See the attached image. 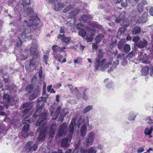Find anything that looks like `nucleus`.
Listing matches in <instances>:
<instances>
[{"label": "nucleus", "instance_id": "obj_5", "mask_svg": "<svg viewBox=\"0 0 153 153\" xmlns=\"http://www.w3.org/2000/svg\"><path fill=\"white\" fill-rule=\"evenodd\" d=\"M68 126L66 122H64L60 125L57 133L59 137H61L63 134H65L66 132Z\"/></svg>", "mask_w": 153, "mask_h": 153}, {"label": "nucleus", "instance_id": "obj_17", "mask_svg": "<svg viewBox=\"0 0 153 153\" xmlns=\"http://www.w3.org/2000/svg\"><path fill=\"white\" fill-rule=\"evenodd\" d=\"M149 68V66L144 67L142 69V75L143 76H146L148 74Z\"/></svg>", "mask_w": 153, "mask_h": 153}, {"label": "nucleus", "instance_id": "obj_29", "mask_svg": "<svg viewBox=\"0 0 153 153\" xmlns=\"http://www.w3.org/2000/svg\"><path fill=\"white\" fill-rule=\"evenodd\" d=\"M153 123V122L152 123ZM153 130V126H152L150 128V129H149L148 128H146L145 130V133L146 135H150L152 133V130Z\"/></svg>", "mask_w": 153, "mask_h": 153}, {"label": "nucleus", "instance_id": "obj_6", "mask_svg": "<svg viewBox=\"0 0 153 153\" xmlns=\"http://www.w3.org/2000/svg\"><path fill=\"white\" fill-rule=\"evenodd\" d=\"M32 142L29 141L25 145V148L27 152H30L31 151H35L38 148L37 144H34L31 146Z\"/></svg>", "mask_w": 153, "mask_h": 153}, {"label": "nucleus", "instance_id": "obj_33", "mask_svg": "<svg viewBox=\"0 0 153 153\" xmlns=\"http://www.w3.org/2000/svg\"><path fill=\"white\" fill-rule=\"evenodd\" d=\"M94 34H90L89 35L88 34L86 36V39L87 42H91L93 41V36Z\"/></svg>", "mask_w": 153, "mask_h": 153}, {"label": "nucleus", "instance_id": "obj_62", "mask_svg": "<svg viewBox=\"0 0 153 153\" xmlns=\"http://www.w3.org/2000/svg\"><path fill=\"white\" fill-rule=\"evenodd\" d=\"M100 53L98 54V58L101 59L103 56V54L101 53V52L102 51L101 50H100Z\"/></svg>", "mask_w": 153, "mask_h": 153}, {"label": "nucleus", "instance_id": "obj_8", "mask_svg": "<svg viewBox=\"0 0 153 153\" xmlns=\"http://www.w3.org/2000/svg\"><path fill=\"white\" fill-rule=\"evenodd\" d=\"M75 120L73 119L69 126L70 133L69 135L71 138L72 137L74 131V126L75 124Z\"/></svg>", "mask_w": 153, "mask_h": 153}, {"label": "nucleus", "instance_id": "obj_38", "mask_svg": "<svg viewBox=\"0 0 153 153\" xmlns=\"http://www.w3.org/2000/svg\"><path fill=\"white\" fill-rule=\"evenodd\" d=\"M90 25L93 28L97 27L99 28H102V26L99 24H97L95 23H90Z\"/></svg>", "mask_w": 153, "mask_h": 153}, {"label": "nucleus", "instance_id": "obj_41", "mask_svg": "<svg viewBox=\"0 0 153 153\" xmlns=\"http://www.w3.org/2000/svg\"><path fill=\"white\" fill-rule=\"evenodd\" d=\"M28 56V54L26 52H25L24 54H21V58L23 60H25L27 59Z\"/></svg>", "mask_w": 153, "mask_h": 153}, {"label": "nucleus", "instance_id": "obj_13", "mask_svg": "<svg viewBox=\"0 0 153 153\" xmlns=\"http://www.w3.org/2000/svg\"><path fill=\"white\" fill-rule=\"evenodd\" d=\"M79 25H80L81 26V24H77L76 26V28L77 29H79L78 32V34L83 38H84L86 36V32L84 29L82 28H80L79 26Z\"/></svg>", "mask_w": 153, "mask_h": 153}, {"label": "nucleus", "instance_id": "obj_7", "mask_svg": "<svg viewBox=\"0 0 153 153\" xmlns=\"http://www.w3.org/2000/svg\"><path fill=\"white\" fill-rule=\"evenodd\" d=\"M94 133L91 132H90L86 140V145L88 146L92 145L94 141Z\"/></svg>", "mask_w": 153, "mask_h": 153}, {"label": "nucleus", "instance_id": "obj_37", "mask_svg": "<svg viewBox=\"0 0 153 153\" xmlns=\"http://www.w3.org/2000/svg\"><path fill=\"white\" fill-rule=\"evenodd\" d=\"M37 93H36L34 91L33 93L29 96V100H34L37 97Z\"/></svg>", "mask_w": 153, "mask_h": 153}, {"label": "nucleus", "instance_id": "obj_18", "mask_svg": "<svg viewBox=\"0 0 153 153\" xmlns=\"http://www.w3.org/2000/svg\"><path fill=\"white\" fill-rule=\"evenodd\" d=\"M126 13L124 11L119 16V17H117L116 19L115 22L117 23L120 22L123 20L124 19L125 17Z\"/></svg>", "mask_w": 153, "mask_h": 153}, {"label": "nucleus", "instance_id": "obj_45", "mask_svg": "<svg viewBox=\"0 0 153 153\" xmlns=\"http://www.w3.org/2000/svg\"><path fill=\"white\" fill-rule=\"evenodd\" d=\"M140 37L139 36L134 37L133 39V41L134 42L136 45V43L140 40Z\"/></svg>", "mask_w": 153, "mask_h": 153}, {"label": "nucleus", "instance_id": "obj_46", "mask_svg": "<svg viewBox=\"0 0 153 153\" xmlns=\"http://www.w3.org/2000/svg\"><path fill=\"white\" fill-rule=\"evenodd\" d=\"M139 0H128V1L131 4V5H133V4H136Z\"/></svg>", "mask_w": 153, "mask_h": 153}, {"label": "nucleus", "instance_id": "obj_11", "mask_svg": "<svg viewBox=\"0 0 153 153\" xmlns=\"http://www.w3.org/2000/svg\"><path fill=\"white\" fill-rule=\"evenodd\" d=\"M100 59H101L99 58H96V62L97 64L95 66V68L96 70H98L99 67H102L104 64V62H105V61L107 60V59H103L102 60L101 62Z\"/></svg>", "mask_w": 153, "mask_h": 153}, {"label": "nucleus", "instance_id": "obj_49", "mask_svg": "<svg viewBox=\"0 0 153 153\" xmlns=\"http://www.w3.org/2000/svg\"><path fill=\"white\" fill-rule=\"evenodd\" d=\"M49 58V56L48 55H45L43 57V60L47 64V62L48 61V59Z\"/></svg>", "mask_w": 153, "mask_h": 153}, {"label": "nucleus", "instance_id": "obj_27", "mask_svg": "<svg viewBox=\"0 0 153 153\" xmlns=\"http://www.w3.org/2000/svg\"><path fill=\"white\" fill-rule=\"evenodd\" d=\"M54 57L55 59H57V61L59 62H60L62 58V56L60 54H56V53H53Z\"/></svg>", "mask_w": 153, "mask_h": 153}, {"label": "nucleus", "instance_id": "obj_63", "mask_svg": "<svg viewBox=\"0 0 153 153\" xmlns=\"http://www.w3.org/2000/svg\"><path fill=\"white\" fill-rule=\"evenodd\" d=\"M66 48L65 46H63V47H62L60 48L59 51L61 52H64L65 51H64V50Z\"/></svg>", "mask_w": 153, "mask_h": 153}, {"label": "nucleus", "instance_id": "obj_57", "mask_svg": "<svg viewBox=\"0 0 153 153\" xmlns=\"http://www.w3.org/2000/svg\"><path fill=\"white\" fill-rule=\"evenodd\" d=\"M80 151L81 153H87L88 152V150L82 148H81Z\"/></svg>", "mask_w": 153, "mask_h": 153}, {"label": "nucleus", "instance_id": "obj_59", "mask_svg": "<svg viewBox=\"0 0 153 153\" xmlns=\"http://www.w3.org/2000/svg\"><path fill=\"white\" fill-rule=\"evenodd\" d=\"M144 151L143 148L142 147L138 149L137 150V152L138 153H140L143 152Z\"/></svg>", "mask_w": 153, "mask_h": 153}, {"label": "nucleus", "instance_id": "obj_26", "mask_svg": "<svg viewBox=\"0 0 153 153\" xmlns=\"http://www.w3.org/2000/svg\"><path fill=\"white\" fill-rule=\"evenodd\" d=\"M141 28L139 27H136L134 28L132 33L134 34H136L140 32Z\"/></svg>", "mask_w": 153, "mask_h": 153}, {"label": "nucleus", "instance_id": "obj_3", "mask_svg": "<svg viewBox=\"0 0 153 153\" xmlns=\"http://www.w3.org/2000/svg\"><path fill=\"white\" fill-rule=\"evenodd\" d=\"M48 2L54 5V10L62 9L65 6V5L63 3H59L61 0H48Z\"/></svg>", "mask_w": 153, "mask_h": 153}, {"label": "nucleus", "instance_id": "obj_56", "mask_svg": "<svg viewBox=\"0 0 153 153\" xmlns=\"http://www.w3.org/2000/svg\"><path fill=\"white\" fill-rule=\"evenodd\" d=\"M74 6L73 5H70L67 7L64 10H71L74 7Z\"/></svg>", "mask_w": 153, "mask_h": 153}, {"label": "nucleus", "instance_id": "obj_25", "mask_svg": "<svg viewBox=\"0 0 153 153\" xmlns=\"http://www.w3.org/2000/svg\"><path fill=\"white\" fill-rule=\"evenodd\" d=\"M65 111L64 109H63L61 111V113L60 114V115L59 117L58 120L60 121L61 122H62L64 120V118L66 114V113H64V112Z\"/></svg>", "mask_w": 153, "mask_h": 153}, {"label": "nucleus", "instance_id": "obj_24", "mask_svg": "<svg viewBox=\"0 0 153 153\" xmlns=\"http://www.w3.org/2000/svg\"><path fill=\"white\" fill-rule=\"evenodd\" d=\"M31 108V107H30L29 108H26L24 110L22 111V113L23 114V117L26 118L28 116H27V115Z\"/></svg>", "mask_w": 153, "mask_h": 153}, {"label": "nucleus", "instance_id": "obj_31", "mask_svg": "<svg viewBox=\"0 0 153 153\" xmlns=\"http://www.w3.org/2000/svg\"><path fill=\"white\" fill-rule=\"evenodd\" d=\"M32 103L30 102L24 103L22 107L23 108H29L31 107L32 108L33 106Z\"/></svg>", "mask_w": 153, "mask_h": 153}, {"label": "nucleus", "instance_id": "obj_32", "mask_svg": "<svg viewBox=\"0 0 153 153\" xmlns=\"http://www.w3.org/2000/svg\"><path fill=\"white\" fill-rule=\"evenodd\" d=\"M30 128V125L28 124H26L24 125L22 128V131L25 133H27Z\"/></svg>", "mask_w": 153, "mask_h": 153}, {"label": "nucleus", "instance_id": "obj_36", "mask_svg": "<svg viewBox=\"0 0 153 153\" xmlns=\"http://www.w3.org/2000/svg\"><path fill=\"white\" fill-rule=\"evenodd\" d=\"M71 40V38L70 37H64V38H62L61 39L62 41L65 43H69Z\"/></svg>", "mask_w": 153, "mask_h": 153}, {"label": "nucleus", "instance_id": "obj_34", "mask_svg": "<svg viewBox=\"0 0 153 153\" xmlns=\"http://www.w3.org/2000/svg\"><path fill=\"white\" fill-rule=\"evenodd\" d=\"M38 58H34L33 59V57H32V59H30L29 62V66L30 67L34 66L36 63V60Z\"/></svg>", "mask_w": 153, "mask_h": 153}, {"label": "nucleus", "instance_id": "obj_52", "mask_svg": "<svg viewBox=\"0 0 153 153\" xmlns=\"http://www.w3.org/2000/svg\"><path fill=\"white\" fill-rule=\"evenodd\" d=\"M143 6L142 3H139L137 5V10H143Z\"/></svg>", "mask_w": 153, "mask_h": 153}, {"label": "nucleus", "instance_id": "obj_48", "mask_svg": "<svg viewBox=\"0 0 153 153\" xmlns=\"http://www.w3.org/2000/svg\"><path fill=\"white\" fill-rule=\"evenodd\" d=\"M135 56V53L133 51L130 52L128 54V56L131 58Z\"/></svg>", "mask_w": 153, "mask_h": 153}, {"label": "nucleus", "instance_id": "obj_16", "mask_svg": "<svg viewBox=\"0 0 153 153\" xmlns=\"http://www.w3.org/2000/svg\"><path fill=\"white\" fill-rule=\"evenodd\" d=\"M126 42L125 39H122L118 42L117 44V48L119 50L123 49L125 45Z\"/></svg>", "mask_w": 153, "mask_h": 153}, {"label": "nucleus", "instance_id": "obj_64", "mask_svg": "<svg viewBox=\"0 0 153 153\" xmlns=\"http://www.w3.org/2000/svg\"><path fill=\"white\" fill-rule=\"evenodd\" d=\"M112 64V63L111 62H109L107 63L104 66L106 68H108L109 66L110 65H111Z\"/></svg>", "mask_w": 153, "mask_h": 153}, {"label": "nucleus", "instance_id": "obj_43", "mask_svg": "<svg viewBox=\"0 0 153 153\" xmlns=\"http://www.w3.org/2000/svg\"><path fill=\"white\" fill-rule=\"evenodd\" d=\"M3 97L4 100H7V101L8 102H9L10 101V96L7 94H4Z\"/></svg>", "mask_w": 153, "mask_h": 153}, {"label": "nucleus", "instance_id": "obj_22", "mask_svg": "<svg viewBox=\"0 0 153 153\" xmlns=\"http://www.w3.org/2000/svg\"><path fill=\"white\" fill-rule=\"evenodd\" d=\"M33 90V87L31 84H29L27 85L25 89V91L27 93V94H30Z\"/></svg>", "mask_w": 153, "mask_h": 153}, {"label": "nucleus", "instance_id": "obj_28", "mask_svg": "<svg viewBox=\"0 0 153 153\" xmlns=\"http://www.w3.org/2000/svg\"><path fill=\"white\" fill-rule=\"evenodd\" d=\"M123 48L126 53H128L131 50L130 45L127 44H125Z\"/></svg>", "mask_w": 153, "mask_h": 153}, {"label": "nucleus", "instance_id": "obj_50", "mask_svg": "<svg viewBox=\"0 0 153 153\" xmlns=\"http://www.w3.org/2000/svg\"><path fill=\"white\" fill-rule=\"evenodd\" d=\"M119 64V61L117 60V61H114L113 62L112 65L113 67L115 68L117 66V65Z\"/></svg>", "mask_w": 153, "mask_h": 153}, {"label": "nucleus", "instance_id": "obj_47", "mask_svg": "<svg viewBox=\"0 0 153 153\" xmlns=\"http://www.w3.org/2000/svg\"><path fill=\"white\" fill-rule=\"evenodd\" d=\"M69 86H71L72 87V88H73V87H72V85H70ZM70 88L71 89V92L72 93H73L74 92H77L78 91V90L77 89V88L76 87L73 90L72 88H71V87H70Z\"/></svg>", "mask_w": 153, "mask_h": 153}, {"label": "nucleus", "instance_id": "obj_61", "mask_svg": "<svg viewBox=\"0 0 153 153\" xmlns=\"http://www.w3.org/2000/svg\"><path fill=\"white\" fill-rule=\"evenodd\" d=\"M112 82H109L106 85V87L108 88H110L112 87Z\"/></svg>", "mask_w": 153, "mask_h": 153}, {"label": "nucleus", "instance_id": "obj_30", "mask_svg": "<svg viewBox=\"0 0 153 153\" xmlns=\"http://www.w3.org/2000/svg\"><path fill=\"white\" fill-rule=\"evenodd\" d=\"M93 107L91 105H88L85 107L82 111V113L84 114H85L88 112L90 110L92 109Z\"/></svg>", "mask_w": 153, "mask_h": 153}, {"label": "nucleus", "instance_id": "obj_10", "mask_svg": "<svg viewBox=\"0 0 153 153\" xmlns=\"http://www.w3.org/2000/svg\"><path fill=\"white\" fill-rule=\"evenodd\" d=\"M148 44L147 41L144 39L140 40L139 41L136 43V46L138 48H143L145 47Z\"/></svg>", "mask_w": 153, "mask_h": 153}, {"label": "nucleus", "instance_id": "obj_9", "mask_svg": "<svg viewBox=\"0 0 153 153\" xmlns=\"http://www.w3.org/2000/svg\"><path fill=\"white\" fill-rule=\"evenodd\" d=\"M56 128V123H53L51 125L49 131V136L50 137L52 138L53 137L55 133Z\"/></svg>", "mask_w": 153, "mask_h": 153}, {"label": "nucleus", "instance_id": "obj_12", "mask_svg": "<svg viewBox=\"0 0 153 153\" xmlns=\"http://www.w3.org/2000/svg\"><path fill=\"white\" fill-rule=\"evenodd\" d=\"M61 110V107L58 106L56 110L53 115V112H51V114L52 116V119L53 120H56L58 117L59 114L60 113Z\"/></svg>", "mask_w": 153, "mask_h": 153}, {"label": "nucleus", "instance_id": "obj_14", "mask_svg": "<svg viewBox=\"0 0 153 153\" xmlns=\"http://www.w3.org/2000/svg\"><path fill=\"white\" fill-rule=\"evenodd\" d=\"M87 131V127L86 125L84 124L80 128V136L82 137H84L86 134Z\"/></svg>", "mask_w": 153, "mask_h": 153}, {"label": "nucleus", "instance_id": "obj_53", "mask_svg": "<svg viewBox=\"0 0 153 153\" xmlns=\"http://www.w3.org/2000/svg\"><path fill=\"white\" fill-rule=\"evenodd\" d=\"M5 75L4 74V76H3V78L4 81L5 83H7L9 81V77L8 76H7L6 77H5Z\"/></svg>", "mask_w": 153, "mask_h": 153}, {"label": "nucleus", "instance_id": "obj_44", "mask_svg": "<svg viewBox=\"0 0 153 153\" xmlns=\"http://www.w3.org/2000/svg\"><path fill=\"white\" fill-rule=\"evenodd\" d=\"M88 89L85 88L84 90V92L82 95V98L85 100H86L88 99L87 96L85 94V91Z\"/></svg>", "mask_w": 153, "mask_h": 153}, {"label": "nucleus", "instance_id": "obj_1", "mask_svg": "<svg viewBox=\"0 0 153 153\" xmlns=\"http://www.w3.org/2000/svg\"><path fill=\"white\" fill-rule=\"evenodd\" d=\"M45 100L44 97H41L37 100L36 110V112L33 115V117L34 118H37L38 116L39 117L35 124L36 126H39V129L40 130L37 138L39 141L45 139L46 136L47 128L45 127V126L46 124V120L47 119V114L45 112L42 113L39 116L45 105L43 100Z\"/></svg>", "mask_w": 153, "mask_h": 153}, {"label": "nucleus", "instance_id": "obj_39", "mask_svg": "<svg viewBox=\"0 0 153 153\" xmlns=\"http://www.w3.org/2000/svg\"><path fill=\"white\" fill-rule=\"evenodd\" d=\"M60 48V47H58L57 45H53L52 46L51 48L53 51V53H56L57 52L58 48Z\"/></svg>", "mask_w": 153, "mask_h": 153}, {"label": "nucleus", "instance_id": "obj_2", "mask_svg": "<svg viewBox=\"0 0 153 153\" xmlns=\"http://www.w3.org/2000/svg\"><path fill=\"white\" fill-rule=\"evenodd\" d=\"M29 20L31 22L30 24H29L27 21H25L23 22V25L24 26H30L33 25L37 26L38 25V24L36 22L39 21L40 19L38 17L37 15L36 14L34 16H30Z\"/></svg>", "mask_w": 153, "mask_h": 153}, {"label": "nucleus", "instance_id": "obj_42", "mask_svg": "<svg viewBox=\"0 0 153 153\" xmlns=\"http://www.w3.org/2000/svg\"><path fill=\"white\" fill-rule=\"evenodd\" d=\"M97 152L95 149L94 147H91L88 150V153H96Z\"/></svg>", "mask_w": 153, "mask_h": 153}, {"label": "nucleus", "instance_id": "obj_20", "mask_svg": "<svg viewBox=\"0 0 153 153\" xmlns=\"http://www.w3.org/2000/svg\"><path fill=\"white\" fill-rule=\"evenodd\" d=\"M141 61L142 63L146 64L150 63V62L148 60V59L146 53L144 54L143 57L141 59Z\"/></svg>", "mask_w": 153, "mask_h": 153}, {"label": "nucleus", "instance_id": "obj_60", "mask_svg": "<svg viewBox=\"0 0 153 153\" xmlns=\"http://www.w3.org/2000/svg\"><path fill=\"white\" fill-rule=\"evenodd\" d=\"M127 3L126 0L125 2H122L121 4V5L123 7H125L127 6Z\"/></svg>", "mask_w": 153, "mask_h": 153}, {"label": "nucleus", "instance_id": "obj_23", "mask_svg": "<svg viewBox=\"0 0 153 153\" xmlns=\"http://www.w3.org/2000/svg\"><path fill=\"white\" fill-rule=\"evenodd\" d=\"M22 4L24 8H27L30 5V0H22Z\"/></svg>", "mask_w": 153, "mask_h": 153}, {"label": "nucleus", "instance_id": "obj_51", "mask_svg": "<svg viewBox=\"0 0 153 153\" xmlns=\"http://www.w3.org/2000/svg\"><path fill=\"white\" fill-rule=\"evenodd\" d=\"M92 49L93 50H97L98 48V45L97 44L94 43L92 44Z\"/></svg>", "mask_w": 153, "mask_h": 153}, {"label": "nucleus", "instance_id": "obj_15", "mask_svg": "<svg viewBox=\"0 0 153 153\" xmlns=\"http://www.w3.org/2000/svg\"><path fill=\"white\" fill-rule=\"evenodd\" d=\"M79 10H71L68 14V17L69 19L75 18V16H76L79 13Z\"/></svg>", "mask_w": 153, "mask_h": 153}, {"label": "nucleus", "instance_id": "obj_19", "mask_svg": "<svg viewBox=\"0 0 153 153\" xmlns=\"http://www.w3.org/2000/svg\"><path fill=\"white\" fill-rule=\"evenodd\" d=\"M68 139L67 137L63 138L61 141V145L62 147H66L68 145Z\"/></svg>", "mask_w": 153, "mask_h": 153}, {"label": "nucleus", "instance_id": "obj_58", "mask_svg": "<svg viewBox=\"0 0 153 153\" xmlns=\"http://www.w3.org/2000/svg\"><path fill=\"white\" fill-rule=\"evenodd\" d=\"M60 32L61 33H65V27H60Z\"/></svg>", "mask_w": 153, "mask_h": 153}, {"label": "nucleus", "instance_id": "obj_4", "mask_svg": "<svg viewBox=\"0 0 153 153\" xmlns=\"http://www.w3.org/2000/svg\"><path fill=\"white\" fill-rule=\"evenodd\" d=\"M38 45L36 44L32 43V45L30 49V54L33 56V59L38 58L39 57V52L37 50Z\"/></svg>", "mask_w": 153, "mask_h": 153}, {"label": "nucleus", "instance_id": "obj_54", "mask_svg": "<svg viewBox=\"0 0 153 153\" xmlns=\"http://www.w3.org/2000/svg\"><path fill=\"white\" fill-rule=\"evenodd\" d=\"M42 68H40L39 72V78L41 79L42 78Z\"/></svg>", "mask_w": 153, "mask_h": 153}, {"label": "nucleus", "instance_id": "obj_35", "mask_svg": "<svg viewBox=\"0 0 153 153\" xmlns=\"http://www.w3.org/2000/svg\"><path fill=\"white\" fill-rule=\"evenodd\" d=\"M103 37L102 35L99 34L96 37L95 40L97 43L100 42L102 40V39Z\"/></svg>", "mask_w": 153, "mask_h": 153}, {"label": "nucleus", "instance_id": "obj_40", "mask_svg": "<svg viewBox=\"0 0 153 153\" xmlns=\"http://www.w3.org/2000/svg\"><path fill=\"white\" fill-rule=\"evenodd\" d=\"M75 63L77 64H80L82 62V58L78 57L76 59L74 60Z\"/></svg>", "mask_w": 153, "mask_h": 153}, {"label": "nucleus", "instance_id": "obj_55", "mask_svg": "<svg viewBox=\"0 0 153 153\" xmlns=\"http://www.w3.org/2000/svg\"><path fill=\"white\" fill-rule=\"evenodd\" d=\"M117 42H112L110 46L109 47L110 48L112 49L116 45Z\"/></svg>", "mask_w": 153, "mask_h": 153}, {"label": "nucleus", "instance_id": "obj_21", "mask_svg": "<svg viewBox=\"0 0 153 153\" xmlns=\"http://www.w3.org/2000/svg\"><path fill=\"white\" fill-rule=\"evenodd\" d=\"M89 18L88 16L86 14H83L79 18V21L81 22L85 23L86 22Z\"/></svg>", "mask_w": 153, "mask_h": 153}]
</instances>
